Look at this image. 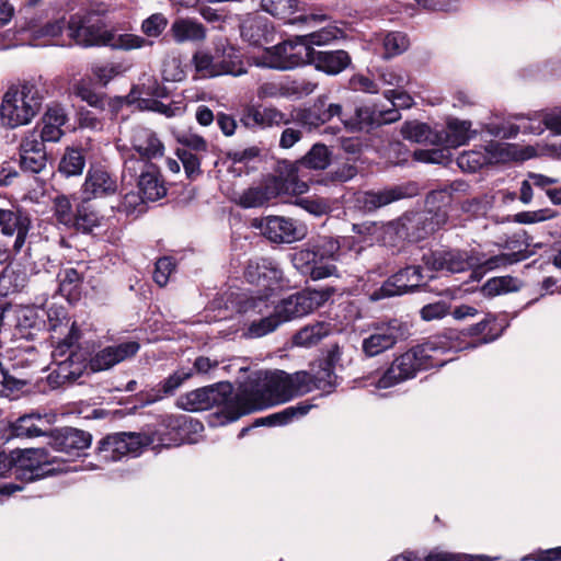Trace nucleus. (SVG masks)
<instances>
[{
    "label": "nucleus",
    "mask_w": 561,
    "mask_h": 561,
    "mask_svg": "<svg viewBox=\"0 0 561 561\" xmlns=\"http://www.w3.org/2000/svg\"><path fill=\"white\" fill-rule=\"evenodd\" d=\"M53 214L58 224L69 229L76 221V209L73 210L70 198L64 194L53 199Z\"/></svg>",
    "instance_id": "nucleus-48"
},
{
    "label": "nucleus",
    "mask_w": 561,
    "mask_h": 561,
    "mask_svg": "<svg viewBox=\"0 0 561 561\" xmlns=\"http://www.w3.org/2000/svg\"><path fill=\"white\" fill-rule=\"evenodd\" d=\"M339 239L329 236H318L311 239L302 249L293 255L294 265L304 274H309L314 280L335 275L334 262L341 256Z\"/></svg>",
    "instance_id": "nucleus-5"
},
{
    "label": "nucleus",
    "mask_w": 561,
    "mask_h": 561,
    "mask_svg": "<svg viewBox=\"0 0 561 561\" xmlns=\"http://www.w3.org/2000/svg\"><path fill=\"white\" fill-rule=\"evenodd\" d=\"M403 139L417 144L433 142L436 135L433 134L431 127L426 123L417 121L404 122L400 129Z\"/></svg>",
    "instance_id": "nucleus-46"
},
{
    "label": "nucleus",
    "mask_w": 561,
    "mask_h": 561,
    "mask_svg": "<svg viewBox=\"0 0 561 561\" xmlns=\"http://www.w3.org/2000/svg\"><path fill=\"white\" fill-rule=\"evenodd\" d=\"M447 219V211L437 207L435 210L426 208L417 211H407L400 220L405 237L410 241L419 242L444 226Z\"/></svg>",
    "instance_id": "nucleus-15"
},
{
    "label": "nucleus",
    "mask_w": 561,
    "mask_h": 561,
    "mask_svg": "<svg viewBox=\"0 0 561 561\" xmlns=\"http://www.w3.org/2000/svg\"><path fill=\"white\" fill-rule=\"evenodd\" d=\"M53 363H59L70 371L72 380L77 381L84 373L90 371V350L81 344L55 345L51 351Z\"/></svg>",
    "instance_id": "nucleus-22"
},
{
    "label": "nucleus",
    "mask_w": 561,
    "mask_h": 561,
    "mask_svg": "<svg viewBox=\"0 0 561 561\" xmlns=\"http://www.w3.org/2000/svg\"><path fill=\"white\" fill-rule=\"evenodd\" d=\"M48 445L53 449L68 455L79 456L92 442V435L80 428L64 426L49 430Z\"/></svg>",
    "instance_id": "nucleus-24"
},
{
    "label": "nucleus",
    "mask_w": 561,
    "mask_h": 561,
    "mask_svg": "<svg viewBox=\"0 0 561 561\" xmlns=\"http://www.w3.org/2000/svg\"><path fill=\"white\" fill-rule=\"evenodd\" d=\"M422 262L430 272L449 273H461L477 264L468 251L459 249H440L424 253Z\"/></svg>",
    "instance_id": "nucleus-20"
},
{
    "label": "nucleus",
    "mask_w": 561,
    "mask_h": 561,
    "mask_svg": "<svg viewBox=\"0 0 561 561\" xmlns=\"http://www.w3.org/2000/svg\"><path fill=\"white\" fill-rule=\"evenodd\" d=\"M148 442L140 432L110 433L98 442L95 455L105 462L118 461L127 455L138 456Z\"/></svg>",
    "instance_id": "nucleus-12"
},
{
    "label": "nucleus",
    "mask_w": 561,
    "mask_h": 561,
    "mask_svg": "<svg viewBox=\"0 0 561 561\" xmlns=\"http://www.w3.org/2000/svg\"><path fill=\"white\" fill-rule=\"evenodd\" d=\"M343 105L331 101L328 94L317 96L312 103L293 108L294 123L308 133L319 131L334 117L342 122Z\"/></svg>",
    "instance_id": "nucleus-10"
},
{
    "label": "nucleus",
    "mask_w": 561,
    "mask_h": 561,
    "mask_svg": "<svg viewBox=\"0 0 561 561\" xmlns=\"http://www.w3.org/2000/svg\"><path fill=\"white\" fill-rule=\"evenodd\" d=\"M133 149L139 154V158H129L125 162V168L133 165V161L152 162V159L161 158L164 154V146L157 134L150 129H144L140 135L133 140Z\"/></svg>",
    "instance_id": "nucleus-32"
},
{
    "label": "nucleus",
    "mask_w": 561,
    "mask_h": 561,
    "mask_svg": "<svg viewBox=\"0 0 561 561\" xmlns=\"http://www.w3.org/2000/svg\"><path fill=\"white\" fill-rule=\"evenodd\" d=\"M411 194L403 185H393L380 191H365L356 195V205L366 213L375 211Z\"/></svg>",
    "instance_id": "nucleus-26"
},
{
    "label": "nucleus",
    "mask_w": 561,
    "mask_h": 561,
    "mask_svg": "<svg viewBox=\"0 0 561 561\" xmlns=\"http://www.w3.org/2000/svg\"><path fill=\"white\" fill-rule=\"evenodd\" d=\"M191 378L192 374L186 371L185 367H181L158 382L149 391H140L138 396L144 404H152L164 398L174 396L184 382Z\"/></svg>",
    "instance_id": "nucleus-28"
},
{
    "label": "nucleus",
    "mask_w": 561,
    "mask_h": 561,
    "mask_svg": "<svg viewBox=\"0 0 561 561\" xmlns=\"http://www.w3.org/2000/svg\"><path fill=\"white\" fill-rule=\"evenodd\" d=\"M65 27L66 20L64 18L48 21L34 30V36L36 38H47L51 45H62L59 37Z\"/></svg>",
    "instance_id": "nucleus-53"
},
{
    "label": "nucleus",
    "mask_w": 561,
    "mask_h": 561,
    "mask_svg": "<svg viewBox=\"0 0 561 561\" xmlns=\"http://www.w3.org/2000/svg\"><path fill=\"white\" fill-rule=\"evenodd\" d=\"M234 308L237 313L243 317L264 316L271 311L273 301H271V295L266 291L256 294L242 293L237 295L234 301Z\"/></svg>",
    "instance_id": "nucleus-33"
},
{
    "label": "nucleus",
    "mask_w": 561,
    "mask_h": 561,
    "mask_svg": "<svg viewBox=\"0 0 561 561\" xmlns=\"http://www.w3.org/2000/svg\"><path fill=\"white\" fill-rule=\"evenodd\" d=\"M409 38L402 32H390L383 38L385 57L391 58L405 51Z\"/></svg>",
    "instance_id": "nucleus-56"
},
{
    "label": "nucleus",
    "mask_w": 561,
    "mask_h": 561,
    "mask_svg": "<svg viewBox=\"0 0 561 561\" xmlns=\"http://www.w3.org/2000/svg\"><path fill=\"white\" fill-rule=\"evenodd\" d=\"M312 404L306 401L299 402L296 405H290L284 410L270 414L264 417H259L253 422V426H283L293 422L295 419L306 415Z\"/></svg>",
    "instance_id": "nucleus-36"
},
{
    "label": "nucleus",
    "mask_w": 561,
    "mask_h": 561,
    "mask_svg": "<svg viewBox=\"0 0 561 561\" xmlns=\"http://www.w3.org/2000/svg\"><path fill=\"white\" fill-rule=\"evenodd\" d=\"M271 30L268 21L262 16L249 18L240 25L241 37L252 46L267 43Z\"/></svg>",
    "instance_id": "nucleus-37"
},
{
    "label": "nucleus",
    "mask_w": 561,
    "mask_h": 561,
    "mask_svg": "<svg viewBox=\"0 0 561 561\" xmlns=\"http://www.w3.org/2000/svg\"><path fill=\"white\" fill-rule=\"evenodd\" d=\"M242 393H244V387L234 393L230 381H219L181 394L176 407L188 412L218 408L214 416L224 425L250 413L248 403L240 400Z\"/></svg>",
    "instance_id": "nucleus-2"
},
{
    "label": "nucleus",
    "mask_w": 561,
    "mask_h": 561,
    "mask_svg": "<svg viewBox=\"0 0 561 561\" xmlns=\"http://www.w3.org/2000/svg\"><path fill=\"white\" fill-rule=\"evenodd\" d=\"M458 334H436L396 356L376 381L378 389H388L413 379L420 371L443 367L448 359L442 355L451 348L463 347Z\"/></svg>",
    "instance_id": "nucleus-1"
},
{
    "label": "nucleus",
    "mask_w": 561,
    "mask_h": 561,
    "mask_svg": "<svg viewBox=\"0 0 561 561\" xmlns=\"http://www.w3.org/2000/svg\"><path fill=\"white\" fill-rule=\"evenodd\" d=\"M450 156L448 149L433 148V149H417L413 152V158L416 161L425 163H445Z\"/></svg>",
    "instance_id": "nucleus-62"
},
{
    "label": "nucleus",
    "mask_w": 561,
    "mask_h": 561,
    "mask_svg": "<svg viewBox=\"0 0 561 561\" xmlns=\"http://www.w3.org/2000/svg\"><path fill=\"white\" fill-rule=\"evenodd\" d=\"M334 294L328 287L323 290H302L282 299L273 307L282 323L307 316L327 302Z\"/></svg>",
    "instance_id": "nucleus-11"
},
{
    "label": "nucleus",
    "mask_w": 561,
    "mask_h": 561,
    "mask_svg": "<svg viewBox=\"0 0 561 561\" xmlns=\"http://www.w3.org/2000/svg\"><path fill=\"white\" fill-rule=\"evenodd\" d=\"M456 162L461 171L474 173L486 163V157L480 151H463L457 157Z\"/></svg>",
    "instance_id": "nucleus-57"
},
{
    "label": "nucleus",
    "mask_w": 561,
    "mask_h": 561,
    "mask_svg": "<svg viewBox=\"0 0 561 561\" xmlns=\"http://www.w3.org/2000/svg\"><path fill=\"white\" fill-rule=\"evenodd\" d=\"M263 11L278 19L289 18L298 8L297 0H261Z\"/></svg>",
    "instance_id": "nucleus-51"
},
{
    "label": "nucleus",
    "mask_w": 561,
    "mask_h": 561,
    "mask_svg": "<svg viewBox=\"0 0 561 561\" xmlns=\"http://www.w3.org/2000/svg\"><path fill=\"white\" fill-rule=\"evenodd\" d=\"M470 121H461L453 117L446 123V142L450 147H459L466 145L471 138L477 136V131L472 128Z\"/></svg>",
    "instance_id": "nucleus-39"
},
{
    "label": "nucleus",
    "mask_w": 561,
    "mask_h": 561,
    "mask_svg": "<svg viewBox=\"0 0 561 561\" xmlns=\"http://www.w3.org/2000/svg\"><path fill=\"white\" fill-rule=\"evenodd\" d=\"M504 331L503 325L497 321V318L488 313L483 320L476 324H471L468 328L456 331L449 330L445 334L455 332L458 334L457 342L463 347L451 348L449 352H458L466 348H474L482 344H488L499 339Z\"/></svg>",
    "instance_id": "nucleus-19"
},
{
    "label": "nucleus",
    "mask_w": 561,
    "mask_h": 561,
    "mask_svg": "<svg viewBox=\"0 0 561 561\" xmlns=\"http://www.w3.org/2000/svg\"><path fill=\"white\" fill-rule=\"evenodd\" d=\"M137 181V188L149 202H156L167 196L168 188L160 168L153 162L133 161L125 168Z\"/></svg>",
    "instance_id": "nucleus-18"
},
{
    "label": "nucleus",
    "mask_w": 561,
    "mask_h": 561,
    "mask_svg": "<svg viewBox=\"0 0 561 561\" xmlns=\"http://www.w3.org/2000/svg\"><path fill=\"white\" fill-rule=\"evenodd\" d=\"M31 221L27 216L20 211L0 208V228L5 236H13L22 226H30Z\"/></svg>",
    "instance_id": "nucleus-49"
},
{
    "label": "nucleus",
    "mask_w": 561,
    "mask_h": 561,
    "mask_svg": "<svg viewBox=\"0 0 561 561\" xmlns=\"http://www.w3.org/2000/svg\"><path fill=\"white\" fill-rule=\"evenodd\" d=\"M75 93L78 98H80L82 101L87 102L90 106L99 108V110H104L105 102H106V95L95 93L89 87V84L85 82L84 79L80 80L75 85Z\"/></svg>",
    "instance_id": "nucleus-58"
},
{
    "label": "nucleus",
    "mask_w": 561,
    "mask_h": 561,
    "mask_svg": "<svg viewBox=\"0 0 561 561\" xmlns=\"http://www.w3.org/2000/svg\"><path fill=\"white\" fill-rule=\"evenodd\" d=\"M282 194L295 195V188L288 184L276 165L275 174L268 175L261 184L244 190L237 203L242 208H256Z\"/></svg>",
    "instance_id": "nucleus-16"
},
{
    "label": "nucleus",
    "mask_w": 561,
    "mask_h": 561,
    "mask_svg": "<svg viewBox=\"0 0 561 561\" xmlns=\"http://www.w3.org/2000/svg\"><path fill=\"white\" fill-rule=\"evenodd\" d=\"M216 57L218 60L221 75H240L242 61L240 59L239 49L232 45H224L221 48L216 47Z\"/></svg>",
    "instance_id": "nucleus-44"
},
{
    "label": "nucleus",
    "mask_w": 561,
    "mask_h": 561,
    "mask_svg": "<svg viewBox=\"0 0 561 561\" xmlns=\"http://www.w3.org/2000/svg\"><path fill=\"white\" fill-rule=\"evenodd\" d=\"M102 216L91 203V197L83 198L76 205V221L71 229L82 233H91L101 225Z\"/></svg>",
    "instance_id": "nucleus-38"
},
{
    "label": "nucleus",
    "mask_w": 561,
    "mask_h": 561,
    "mask_svg": "<svg viewBox=\"0 0 561 561\" xmlns=\"http://www.w3.org/2000/svg\"><path fill=\"white\" fill-rule=\"evenodd\" d=\"M306 379L307 373L297 374L296 377L283 370L267 373L261 386L256 382L244 387V393L240 400L248 403L250 413L262 410L274 402H287L308 390Z\"/></svg>",
    "instance_id": "nucleus-3"
},
{
    "label": "nucleus",
    "mask_w": 561,
    "mask_h": 561,
    "mask_svg": "<svg viewBox=\"0 0 561 561\" xmlns=\"http://www.w3.org/2000/svg\"><path fill=\"white\" fill-rule=\"evenodd\" d=\"M176 141L183 146L182 149L193 153L205 154L208 152V142L204 137L193 133H182L176 136Z\"/></svg>",
    "instance_id": "nucleus-59"
},
{
    "label": "nucleus",
    "mask_w": 561,
    "mask_h": 561,
    "mask_svg": "<svg viewBox=\"0 0 561 561\" xmlns=\"http://www.w3.org/2000/svg\"><path fill=\"white\" fill-rule=\"evenodd\" d=\"M58 291L70 305L81 299L83 276L75 267L60 270L57 274Z\"/></svg>",
    "instance_id": "nucleus-35"
},
{
    "label": "nucleus",
    "mask_w": 561,
    "mask_h": 561,
    "mask_svg": "<svg viewBox=\"0 0 561 561\" xmlns=\"http://www.w3.org/2000/svg\"><path fill=\"white\" fill-rule=\"evenodd\" d=\"M377 105H356L352 111L343 106L342 124L348 131L378 128Z\"/></svg>",
    "instance_id": "nucleus-31"
},
{
    "label": "nucleus",
    "mask_w": 561,
    "mask_h": 561,
    "mask_svg": "<svg viewBox=\"0 0 561 561\" xmlns=\"http://www.w3.org/2000/svg\"><path fill=\"white\" fill-rule=\"evenodd\" d=\"M265 238L274 243H291L305 234V228L290 218L267 216L260 224Z\"/></svg>",
    "instance_id": "nucleus-25"
},
{
    "label": "nucleus",
    "mask_w": 561,
    "mask_h": 561,
    "mask_svg": "<svg viewBox=\"0 0 561 561\" xmlns=\"http://www.w3.org/2000/svg\"><path fill=\"white\" fill-rule=\"evenodd\" d=\"M85 167V154L80 148H67L58 165V172L66 178L81 175Z\"/></svg>",
    "instance_id": "nucleus-43"
},
{
    "label": "nucleus",
    "mask_w": 561,
    "mask_h": 561,
    "mask_svg": "<svg viewBox=\"0 0 561 561\" xmlns=\"http://www.w3.org/2000/svg\"><path fill=\"white\" fill-rule=\"evenodd\" d=\"M243 276L249 284L261 286L267 293L280 287L283 271L272 259L256 257L248 261Z\"/></svg>",
    "instance_id": "nucleus-21"
},
{
    "label": "nucleus",
    "mask_w": 561,
    "mask_h": 561,
    "mask_svg": "<svg viewBox=\"0 0 561 561\" xmlns=\"http://www.w3.org/2000/svg\"><path fill=\"white\" fill-rule=\"evenodd\" d=\"M149 202L145 198L144 194L138 190L137 192L130 191L123 195L117 210L125 213L127 216L135 213L141 214L146 211V204Z\"/></svg>",
    "instance_id": "nucleus-52"
},
{
    "label": "nucleus",
    "mask_w": 561,
    "mask_h": 561,
    "mask_svg": "<svg viewBox=\"0 0 561 561\" xmlns=\"http://www.w3.org/2000/svg\"><path fill=\"white\" fill-rule=\"evenodd\" d=\"M56 367L47 375L46 382L50 390L59 389L61 387L72 385L76 382L70 376V371H67V367L59 365V363H53Z\"/></svg>",
    "instance_id": "nucleus-61"
},
{
    "label": "nucleus",
    "mask_w": 561,
    "mask_h": 561,
    "mask_svg": "<svg viewBox=\"0 0 561 561\" xmlns=\"http://www.w3.org/2000/svg\"><path fill=\"white\" fill-rule=\"evenodd\" d=\"M45 89L34 80L11 85L2 96L0 119L3 127L14 129L27 125L39 113Z\"/></svg>",
    "instance_id": "nucleus-4"
},
{
    "label": "nucleus",
    "mask_w": 561,
    "mask_h": 561,
    "mask_svg": "<svg viewBox=\"0 0 561 561\" xmlns=\"http://www.w3.org/2000/svg\"><path fill=\"white\" fill-rule=\"evenodd\" d=\"M332 159V151L322 142L314 144L301 158L290 161L287 159L279 160L277 165L288 184L295 188V196L301 195L309 190V185L305 180L306 170L322 171L325 170Z\"/></svg>",
    "instance_id": "nucleus-6"
},
{
    "label": "nucleus",
    "mask_w": 561,
    "mask_h": 561,
    "mask_svg": "<svg viewBox=\"0 0 561 561\" xmlns=\"http://www.w3.org/2000/svg\"><path fill=\"white\" fill-rule=\"evenodd\" d=\"M50 343L54 347L55 345L61 344H76L79 343V340L82 336V332L76 320L69 318L68 323H61L60 325L51 324L50 330Z\"/></svg>",
    "instance_id": "nucleus-42"
},
{
    "label": "nucleus",
    "mask_w": 561,
    "mask_h": 561,
    "mask_svg": "<svg viewBox=\"0 0 561 561\" xmlns=\"http://www.w3.org/2000/svg\"><path fill=\"white\" fill-rule=\"evenodd\" d=\"M175 154L182 162L186 178L195 181L203 174L201 163L204 154L193 153L186 149H176Z\"/></svg>",
    "instance_id": "nucleus-50"
},
{
    "label": "nucleus",
    "mask_w": 561,
    "mask_h": 561,
    "mask_svg": "<svg viewBox=\"0 0 561 561\" xmlns=\"http://www.w3.org/2000/svg\"><path fill=\"white\" fill-rule=\"evenodd\" d=\"M339 32L340 30L337 27H323L319 31L300 36L307 46L313 47V45L322 46L329 44L337 37Z\"/></svg>",
    "instance_id": "nucleus-60"
},
{
    "label": "nucleus",
    "mask_w": 561,
    "mask_h": 561,
    "mask_svg": "<svg viewBox=\"0 0 561 561\" xmlns=\"http://www.w3.org/2000/svg\"><path fill=\"white\" fill-rule=\"evenodd\" d=\"M139 350L140 344L137 341H124L105 346L94 355L90 351V373L108 370L115 365L136 356Z\"/></svg>",
    "instance_id": "nucleus-23"
},
{
    "label": "nucleus",
    "mask_w": 561,
    "mask_h": 561,
    "mask_svg": "<svg viewBox=\"0 0 561 561\" xmlns=\"http://www.w3.org/2000/svg\"><path fill=\"white\" fill-rule=\"evenodd\" d=\"M169 35L178 44L186 42H203L207 32L205 26L191 18H176L169 30Z\"/></svg>",
    "instance_id": "nucleus-34"
},
{
    "label": "nucleus",
    "mask_w": 561,
    "mask_h": 561,
    "mask_svg": "<svg viewBox=\"0 0 561 561\" xmlns=\"http://www.w3.org/2000/svg\"><path fill=\"white\" fill-rule=\"evenodd\" d=\"M117 179L101 165H91L85 181L83 183V192L89 197H105L117 192Z\"/></svg>",
    "instance_id": "nucleus-30"
},
{
    "label": "nucleus",
    "mask_w": 561,
    "mask_h": 561,
    "mask_svg": "<svg viewBox=\"0 0 561 561\" xmlns=\"http://www.w3.org/2000/svg\"><path fill=\"white\" fill-rule=\"evenodd\" d=\"M522 287V283L517 277L505 275L497 276L488 279L480 291L486 298H493L495 296L518 291Z\"/></svg>",
    "instance_id": "nucleus-40"
},
{
    "label": "nucleus",
    "mask_w": 561,
    "mask_h": 561,
    "mask_svg": "<svg viewBox=\"0 0 561 561\" xmlns=\"http://www.w3.org/2000/svg\"><path fill=\"white\" fill-rule=\"evenodd\" d=\"M280 324L283 323L273 309L259 320H253L247 328L245 335L252 339L262 337L274 332Z\"/></svg>",
    "instance_id": "nucleus-45"
},
{
    "label": "nucleus",
    "mask_w": 561,
    "mask_h": 561,
    "mask_svg": "<svg viewBox=\"0 0 561 561\" xmlns=\"http://www.w3.org/2000/svg\"><path fill=\"white\" fill-rule=\"evenodd\" d=\"M330 324L327 322H316L300 329L293 337L297 346L310 347L317 345L321 340L330 334Z\"/></svg>",
    "instance_id": "nucleus-41"
},
{
    "label": "nucleus",
    "mask_w": 561,
    "mask_h": 561,
    "mask_svg": "<svg viewBox=\"0 0 561 561\" xmlns=\"http://www.w3.org/2000/svg\"><path fill=\"white\" fill-rule=\"evenodd\" d=\"M311 47L304 43L300 35L291 36L264 49L263 64L276 70H291L309 65Z\"/></svg>",
    "instance_id": "nucleus-9"
},
{
    "label": "nucleus",
    "mask_w": 561,
    "mask_h": 561,
    "mask_svg": "<svg viewBox=\"0 0 561 561\" xmlns=\"http://www.w3.org/2000/svg\"><path fill=\"white\" fill-rule=\"evenodd\" d=\"M216 55L213 56L208 53L197 51L193 56V62L197 72L204 77L220 76V69Z\"/></svg>",
    "instance_id": "nucleus-54"
},
{
    "label": "nucleus",
    "mask_w": 561,
    "mask_h": 561,
    "mask_svg": "<svg viewBox=\"0 0 561 561\" xmlns=\"http://www.w3.org/2000/svg\"><path fill=\"white\" fill-rule=\"evenodd\" d=\"M175 270V263L171 256H162L158 259L154 265L153 280L160 287L168 284L171 273Z\"/></svg>",
    "instance_id": "nucleus-63"
},
{
    "label": "nucleus",
    "mask_w": 561,
    "mask_h": 561,
    "mask_svg": "<svg viewBox=\"0 0 561 561\" xmlns=\"http://www.w3.org/2000/svg\"><path fill=\"white\" fill-rule=\"evenodd\" d=\"M9 461L14 467L15 478L23 482H34L64 471L59 465L55 467L56 461L46 448L12 449Z\"/></svg>",
    "instance_id": "nucleus-7"
},
{
    "label": "nucleus",
    "mask_w": 561,
    "mask_h": 561,
    "mask_svg": "<svg viewBox=\"0 0 561 561\" xmlns=\"http://www.w3.org/2000/svg\"><path fill=\"white\" fill-rule=\"evenodd\" d=\"M262 115H263V123L264 128H272V127H279L282 125H289L294 123L293 119V111L289 115L282 112L279 108L273 106V105H263L261 104Z\"/></svg>",
    "instance_id": "nucleus-55"
},
{
    "label": "nucleus",
    "mask_w": 561,
    "mask_h": 561,
    "mask_svg": "<svg viewBox=\"0 0 561 561\" xmlns=\"http://www.w3.org/2000/svg\"><path fill=\"white\" fill-rule=\"evenodd\" d=\"M408 333V325L398 319L378 323L369 335L363 339L362 352L365 357H376L393 348L399 341L407 337Z\"/></svg>",
    "instance_id": "nucleus-14"
},
{
    "label": "nucleus",
    "mask_w": 561,
    "mask_h": 561,
    "mask_svg": "<svg viewBox=\"0 0 561 561\" xmlns=\"http://www.w3.org/2000/svg\"><path fill=\"white\" fill-rule=\"evenodd\" d=\"M434 275L424 274L421 265H407L388 276L379 287L367 294L369 301L376 302L383 299L400 297L420 291L427 285V280Z\"/></svg>",
    "instance_id": "nucleus-8"
},
{
    "label": "nucleus",
    "mask_w": 561,
    "mask_h": 561,
    "mask_svg": "<svg viewBox=\"0 0 561 561\" xmlns=\"http://www.w3.org/2000/svg\"><path fill=\"white\" fill-rule=\"evenodd\" d=\"M309 65L328 76H337L352 65V57L344 49L316 50L311 47Z\"/></svg>",
    "instance_id": "nucleus-27"
},
{
    "label": "nucleus",
    "mask_w": 561,
    "mask_h": 561,
    "mask_svg": "<svg viewBox=\"0 0 561 561\" xmlns=\"http://www.w3.org/2000/svg\"><path fill=\"white\" fill-rule=\"evenodd\" d=\"M312 375L307 374V378L313 388L324 392H332L337 387V376L334 369L328 368L317 363V368L312 369Z\"/></svg>",
    "instance_id": "nucleus-47"
},
{
    "label": "nucleus",
    "mask_w": 561,
    "mask_h": 561,
    "mask_svg": "<svg viewBox=\"0 0 561 561\" xmlns=\"http://www.w3.org/2000/svg\"><path fill=\"white\" fill-rule=\"evenodd\" d=\"M93 11L84 16L71 15L67 22L69 36L83 46H110L114 38V31L106 30L101 19Z\"/></svg>",
    "instance_id": "nucleus-13"
},
{
    "label": "nucleus",
    "mask_w": 561,
    "mask_h": 561,
    "mask_svg": "<svg viewBox=\"0 0 561 561\" xmlns=\"http://www.w3.org/2000/svg\"><path fill=\"white\" fill-rule=\"evenodd\" d=\"M47 156L43 141L25 138L19 148V167L25 173L37 174L46 168Z\"/></svg>",
    "instance_id": "nucleus-29"
},
{
    "label": "nucleus",
    "mask_w": 561,
    "mask_h": 561,
    "mask_svg": "<svg viewBox=\"0 0 561 561\" xmlns=\"http://www.w3.org/2000/svg\"><path fill=\"white\" fill-rule=\"evenodd\" d=\"M192 422L186 415H165L153 428L140 432V436L150 440L146 447L156 444L161 447L179 446L187 434V423Z\"/></svg>",
    "instance_id": "nucleus-17"
},
{
    "label": "nucleus",
    "mask_w": 561,
    "mask_h": 561,
    "mask_svg": "<svg viewBox=\"0 0 561 561\" xmlns=\"http://www.w3.org/2000/svg\"><path fill=\"white\" fill-rule=\"evenodd\" d=\"M168 25V19L162 13L151 14L142 21L141 31L148 37H158Z\"/></svg>",
    "instance_id": "nucleus-64"
}]
</instances>
